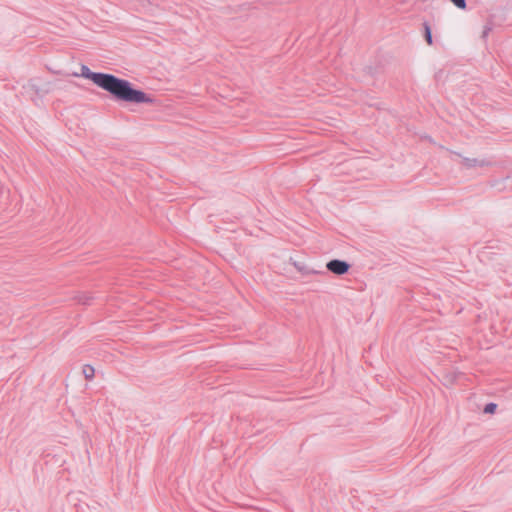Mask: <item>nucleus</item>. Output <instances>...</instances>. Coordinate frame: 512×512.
I'll return each instance as SVG.
<instances>
[{
	"label": "nucleus",
	"mask_w": 512,
	"mask_h": 512,
	"mask_svg": "<svg viewBox=\"0 0 512 512\" xmlns=\"http://www.w3.org/2000/svg\"><path fill=\"white\" fill-rule=\"evenodd\" d=\"M80 76L90 79L118 100L137 104L153 102V99L145 92L134 89L129 81L112 74L92 72L86 65H82Z\"/></svg>",
	"instance_id": "1"
},
{
	"label": "nucleus",
	"mask_w": 512,
	"mask_h": 512,
	"mask_svg": "<svg viewBox=\"0 0 512 512\" xmlns=\"http://www.w3.org/2000/svg\"><path fill=\"white\" fill-rule=\"evenodd\" d=\"M326 267L333 274L344 275L349 271L350 264L344 260L333 259L326 264Z\"/></svg>",
	"instance_id": "2"
},
{
	"label": "nucleus",
	"mask_w": 512,
	"mask_h": 512,
	"mask_svg": "<svg viewBox=\"0 0 512 512\" xmlns=\"http://www.w3.org/2000/svg\"><path fill=\"white\" fill-rule=\"evenodd\" d=\"M85 379L91 380L94 377L95 369L91 365H84L82 369Z\"/></svg>",
	"instance_id": "3"
},
{
	"label": "nucleus",
	"mask_w": 512,
	"mask_h": 512,
	"mask_svg": "<svg viewBox=\"0 0 512 512\" xmlns=\"http://www.w3.org/2000/svg\"><path fill=\"white\" fill-rule=\"evenodd\" d=\"M424 31H425V40L428 45H432V33L429 25L427 23H424Z\"/></svg>",
	"instance_id": "4"
},
{
	"label": "nucleus",
	"mask_w": 512,
	"mask_h": 512,
	"mask_svg": "<svg viewBox=\"0 0 512 512\" xmlns=\"http://www.w3.org/2000/svg\"><path fill=\"white\" fill-rule=\"evenodd\" d=\"M450 1L459 9H465L466 8L465 0H450Z\"/></svg>",
	"instance_id": "5"
},
{
	"label": "nucleus",
	"mask_w": 512,
	"mask_h": 512,
	"mask_svg": "<svg viewBox=\"0 0 512 512\" xmlns=\"http://www.w3.org/2000/svg\"><path fill=\"white\" fill-rule=\"evenodd\" d=\"M496 407H497V406H496V404H494V403L487 404V405L485 406V408H484V412H485V413H490V414H492V413H494V412H495Z\"/></svg>",
	"instance_id": "6"
},
{
	"label": "nucleus",
	"mask_w": 512,
	"mask_h": 512,
	"mask_svg": "<svg viewBox=\"0 0 512 512\" xmlns=\"http://www.w3.org/2000/svg\"><path fill=\"white\" fill-rule=\"evenodd\" d=\"M27 87L30 89V90H33L35 91L37 94L40 92L39 89L36 87V85L30 81L27 85Z\"/></svg>",
	"instance_id": "7"
},
{
	"label": "nucleus",
	"mask_w": 512,
	"mask_h": 512,
	"mask_svg": "<svg viewBox=\"0 0 512 512\" xmlns=\"http://www.w3.org/2000/svg\"><path fill=\"white\" fill-rule=\"evenodd\" d=\"M477 165H482V163L477 162L476 160H473V161H467V162H466V166H468V167H473V166H477Z\"/></svg>",
	"instance_id": "8"
}]
</instances>
